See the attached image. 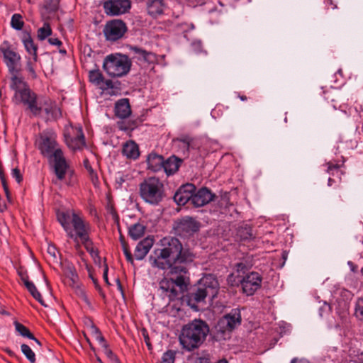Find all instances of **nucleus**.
Here are the masks:
<instances>
[{"mask_svg": "<svg viewBox=\"0 0 363 363\" xmlns=\"http://www.w3.org/2000/svg\"><path fill=\"white\" fill-rule=\"evenodd\" d=\"M123 251L124 252V255L125 256L127 261L130 263H133V259L132 254L128 248V245H123Z\"/></svg>", "mask_w": 363, "mask_h": 363, "instance_id": "nucleus-45", "label": "nucleus"}, {"mask_svg": "<svg viewBox=\"0 0 363 363\" xmlns=\"http://www.w3.org/2000/svg\"><path fill=\"white\" fill-rule=\"evenodd\" d=\"M120 240H121V245H122V247H123V245H128L126 243V242L125 241L124 238L122 235H121V237H120Z\"/></svg>", "mask_w": 363, "mask_h": 363, "instance_id": "nucleus-61", "label": "nucleus"}, {"mask_svg": "<svg viewBox=\"0 0 363 363\" xmlns=\"http://www.w3.org/2000/svg\"><path fill=\"white\" fill-rule=\"evenodd\" d=\"M129 54L133 59L138 61L154 63L157 60V56L155 53L149 52L138 46L128 45Z\"/></svg>", "mask_w": 363, "mask_h": 363, "instance_id": "nucleus-15", "label": "nucleus"}, {"mask_svg": "<svg viewBox=\"0 0 363 363\" xmlns=\"http://www.w3.org/2000/svg\"><path fill=\"white\" fill-rule=\"evenodd\" d=\"M52 34V28L49 23H45L43 27L38 28L37 37L39 40H44Z\"/></svg>", "mask_w": 363, "mask_h": 363, "instance_id": "nucleus-35", "label": "nucleus"}, {"mask_svg": "<svg viewBox=\"0 0 363 363\" xmlns=\"http://www.w3.org/2000/svg\"><path fill=\"white\" fill-rule=\"evenodd\" d=\"M36 62H34L33 58L32 60L28 59L26 62V69L28 71V72L30 73V74L31 75V77L33 78H35L37 77L35 69H34V66Z\"/></svg>", "mask_w": 363, "mask_h": 363, "instance_id": "nucleus-43", "label": "nucleus"}, {"mask_svg": "<svg viewBox=\"0 0 363 363\" xmlns=\"http://www.w3.org/2000/svg\"><path fill=\"white\" fill-rule=\"evenodd\" d=\"M200 223L194 218L185 216L175 222L174 229L180 236L187 237L199 231Z\"/></svg>", "mask_w": 363, "mask_h": 363, "instance_id": "nucleus-11", "label": "nucleus"}, {"mask_svg": "<svg viewBox=\"0 0 363 363\" xmlns=\"http://www.w3.org/2000/svg\"><path fill=\"white\" fill-rule=\"evenodd\" d=\"M48 1L52 2V0H46L45 1V7L47 9H50V11H55L57 9V4L55 3L53 4L52 6H50L48 4Z\"/></svg>", "mask_w": 363, "mask_h": 363, "instance_id": "nucleus-54", "label": "nucleus"}, {"mask_svg": "<svg viewBox=\"0 0 363 363\" xmlns=\"http://www.w3.org/2000/svg\"><path fill=\"white\" fill-rule=\"evenodd\" d=\"M105 13L108 16H118L126 13L130 8V0H108L103 4Z\"/></svg>", "mask_w": 363, "mask_h": 363, "instance_id": "nucleus-13", "label": "nucleus"}, {"mask_svg": "<svg viewBox=\"0 0 363 363\" xmlns=\"http://www.w3.org/2000/svg\"><path fill=\"white\" fill-rule=\"evenodd\" d=\"M11 26L17 30H21L24 26L22 16L18 13L13 14L11 17Z\"/></svg>", "mask_w": 363, "mask_h": 363, "instance_id": "nucleus-36", "label": "nucleus"}, {"mask_svg": "<svg viewBox=\"0 0 363 363\" xmlns=\"http://www.w3.org/2000/svg\"><path fill=\"white\" fill-rule=\"evenodd\" d=\"M218 289L219 284L217 279L211 274L206 275L186 296L187 304L194 310L198 311V304L204 303L206 298L212 301L217 296Z\"/></svg>", "mask_w": 363, "mask_h": 363, "instance_id": "nucleus-4", "label": "nucleus"}, {"mask_svg": "<svg viewBox=\"0 0 363 363\" xmlns=\"http://www.w3.org/2000/svg\"><path fill=\"white\" fill-rule=\"evenodd\" d=\"M0 52L3 55L4 62L10 73L18 72V67L21 65V57L14 51L8 41L3 42L0 45Z\"/></svg>", "mask_w": 363, "mask_h": 363, "instance_id": "nucleus-9", "label": "nucleus"}, {"mask_svg": "<svg viewBox=\"0 0 363 363\" xmlns=\"http://www.w3.org/2000/svg\"><path fill=\"white\" fill-rule=\"evenodd\" d=\"M250 231V230H247V232H246V234L244 235L240 234L241 238L243 239V240L251 238L252 237V234ZM240 233H241V231H240Z\"/></svg>", "mask_w": 363, "mask_h": 363, "instance_id": "nucleus-55", "label": "nucleus"}, {"mask_svg": "<svg viewBox=\"0 0 363 363\" xmlns=\"http://www.w3.org/2000/svg\"><path fill=\"white\" fill-rule=\"evenodd\" d=\"M84 166L85 169L87 170L91 180L95 184L98 182L97 174L95 172V171L91 167L88 159H85L84 160Z\"/></svg>", "mask_w": 363, "mask_h": 363, "instance_id": "nucleus-40", "label": "nucleus"}, {"mask_svg": "<svg viewBox=\"0 0 363 363\" xmlns=\"http://www.w3.org/2000/svg\"><path fill=\"white\" fill-rule=\"evenodd\" d=\"M16 330L23 337H26L29 339H35L34 335L30 332V330L23 325L20 323H15Z\"/></svg>", "mask_w": 363, "mask_h": 363, "instance_id": "nucleus-39", "label": "nucleus"}, {"mask_svg": "<svg viewBox=\"0 0 363 363\" xmlns=\"http://www.w3.org/2000/svg\"><path fill=\"white\" fill-rule=\"evenodd\" d=\"M89 77L91 82L97 85L101 84L104 81V77L99 69L91 70L89 74Z\"/></svg>", "mask_w": 363, "mask_h": 363, "instance_id": "nucleus-37", "label": "nucleus"}, {"mask_svg": "<svg viewBox=\"0 0 363 363\" xmlns=\"http://www.w3.org/2000/svg\"><path fill=\"white\" fill-rule=\"evenodd\" d=\"M43 111L45 113L47 120H57L62 116L60 108L56 103L47 98L44 99Z\"/></svg>", "mask_w": 363, "mask_h": 363, "instance_id": "nucleus-19", "label": "nucleus"}, {"mask_svg": "<svg viewBox=\"0 0 363 363\" xmlns=\"http://www.w3.org/2000/svg\"><path fill=\"white\" fill-rule=\"evenodd\" d=\"M90 330L96 340L99 341V343L105 345L104 337L102 336L99 328L96 325H91Z\"/></svg>", "mask_w": 363, "mask_h": 363, "instance_id": "nucleus-42", "label": "nucleus"}, {"mask_svg": "<svg viewBox=\"0 0 363 363\" xmlns=\"http://www.w3.org/2000/svg\"><path fill=\"white\" fill-rule=\"evenodd\" d=\"M36 94L29 87L14 94L13 101L16 104H23L28 106L34 99Z\"/></svg>", "mask_w": 363, "mask_h": 363, "instance_id": "nucleus-20", "label": "nucleus"}, {"mask_svg": "<svg viewBox=\"0 0 363 363\" xmlns=\"http://www.w3.org/2000/svg\"><path fill=\"white\" fill-rule=\"evenodd\" d=\"M72 130L74 135L66 136V143L73 150H80L85 146V138L82 128V127H76Z\"/></svg>", "mask_w": 363, "mask_h": 363, "instance_id": "nucleus-17", "label": "nucleus"}, {"mask_svg": "<svg viewBox=\"0 0 363 363\" xmlns=\"http://www.w3.org/2000/svg\"><path fill=\"white\" fill-rule=\"evenodd\" d=\"M11 174H12V177L16 180V182L18 183H21L22 182L23 176L21 174V172L18 168L13 169Z\"/></svg>", "mask_w": 363, "mask_h": 363, "instance_id": "nucleus-46", "label": "nucleus"}, {"mask_svg": "<svg viewBox=\"0 0 363 363\" xmlns=\"http://www.w3.org/2000/svg\"><path fill=\"white\" fill-rule=\"evenodd\" d=\"M131 65V61L127 55L111 54L105 57L103 69L111 77H121L129 72Z\"/></svg>", "mask_w": 363, "mask_h": 363, "instance_id": "nucleus-7", "label": "nucleus"}, {"mask_svg": "<svg viewBox=\"0 0 363 363\" xmlns=\"http://www.w3.org/2000/svg\"><path fill=\"white\" fill-rule=\"evenodd\" d=\"M238 97L242 100V101H246L247 100V97L246 96H244V95H238Z\"/></svg>", "mask_w": 363, "mask_h": 363, "instance_id": "nucleus-62", "label": "nucleus"}, {"mask_svg": "<svg viewBox=\"0 0 363 363\" xmlns=\"http://www.w3.org/2000/svg\"><path fill=\"white\" fill-rule=\"evenodd\" d=\"M196 186L192 184L182 185L175 193L174 200L178 205H185L187 202H192L193 194Z\"/></svg>", "mask_w": 363, "mask_h": 363, "instance_id": "nucleus-14", "label": "nucleus"}, {"mask_svg": "<svg viewBox=\"0 0 363 363\" xmlns=\"http://www.w3.org/2000/svg\"><path fill=\"white\" fill-rule=\"evenodd\" d=\"M44 99H38L37 95L35 99L27 106V109L34 116H40L43 113Z\"/></svg>", "mask_w": 363, "mask_h": 363, "instance_id": "nucleus-29", "label": "nucleus"}, {"mask_svg": "<svg viewBox=\"0 0 363 363\" xmlns=\"http://www.w3.org/2000/svg\"><path fill=\"white\" fill-rule=\"evenodd\" d=\"M101 345L104 347L105 354H106L108 357H113V352H111V350H110L108 348L106 343L105 342V345L101 344Z\"/></svg>", "mask_w": 363, "mask_h": 363, "instance_id": "nucleus-53", "label": "nucleus"}, {"mask_svg": "<svg viewBox=\"0 0 363 363\" xmlns=\"http://www.w3.org/2000/svg\"><path fill=\"white\" fill-rule=\"evenodd\" d=\"M215 195L207 188L203 187L194 191L191 204L195 207L203 206L213 200Z\"/></svg>", "mask_w": 363, "mask_h": 363, "instance_id": "nucleus-16", "label": "nucleus"}, {"mask_svg": "<svg viewBox=\"0 0 363 363\" xmlns=\"http://www.w3.org/2000/svg\"><path fill=\"white\" fill-rule=\"evenodd\" d=\"M25 286L35 300H37L42 306H46L40 293L38 291L33 282L29 280H26Z\"/></svg>", "mask_w": 363, "mask_h": 363, "instance_id": "nucleus-32", "label": "nucleus"}, {"mask_svg": "<svg viewBox=\"0 0 363 363\" xmlns=\"http://www.w3.org/2000/svg\"><path fill=\"white\" fill-rule=\"evenodd\" d=\"M47 252H48V255H50V256L54 260L57 259L59 252L54 245H49L48 246Z\"/></svg>", "mask_w": 363, "mask_h": 363, "instance_id": "nucleus-44", "label": "nucleus"}, {"mask_svg": "<svg viewBox=\"0 0 363 363\" xmlns=\"http://www.w3.org/2000/svg\"><path fill=\"white\" fill-rule=\"evenodd\" d=\"M139 194L145 203L158 205L165 196L164 184L157 177H148L140 184Z\"/></svg>", "mask_w": 363, "mask_h": 363, "instance_id": "nucleus-6", "label": "nucleus"}, {"mask_svg": "<svg viewBox=\"0 0 363 363\" xmlns=\"http://www.w3.org/2000/svg\"><path fill=\"white\" fill-rule=\"evenodd\" d=\"M88 243L89 244H87V246H88L89 249L86 248V250L88 252H89V253L91 254V255L92 257H98V251L94 248V247L92 246V242L90 240L89 238V242Z\"/></svg>", "mask_w": 363, "mask_h": 363, "instance_id": "nucleus-48", "label": "nucleus"}, {"mask_svg": "<svg viewBox=\"0 0 363 363\" xmlns=\"http://www.w3.org/2000/svg\"><path fill=\"white\" fill-rule=\"evenodd\" d=\"M122 152L127 158L137 159L140 155L138 145L133 140L125 143L123 146Z\"/></svg>", "mask_w": 363, "mask_h": 363, "instance_id": "nucleus-26", "label": "nucleus"}, {"mask_svg": "<svg viewBox=\"0 0 363 363\" xmlns=\"http://www.w3.org/2000/svg\"><path fill=\"white\" fill-rule=\"evenodd\" d=\"M91 279H92V280H93V281H94V284H95L96 287V288H98L99 289H100V287L99 286V285H98V284H97L96 280V279H94L93 277H91Z\"/></svg>", "mask_w": 363, "mask_h": 363, "instance_id": "nucleus-63", "label": "nucleus"}, {"mask_svg": "<svg viewBox=\"0 0 363 363\" xmlns=\"http://www.w3.org/2000/svg\"><path fill=\"white\" fill-rule=\"evenodd\" d=\"M146 7L148 15L157 18L164 14L167 6L164 0H147Z\"/></svg>", "mask_w": 363, "mask_h": 363, "instance_id": "nucleus-18", "label": "nucleus"}, {"mask_svg": "<svg viewBox=\"0 0 363 363\" xmlns=\"http://www.w3.org/2000/svg\"><path fill=\"white\" fill-rule=\"evenodd\" d=\"M142 335L143 336L145 344H146L147 347H148V350H151L152 349V346L150 343V337H149V335H148V333H147V331L146 329L143 328L142 330Z\"/></svg>", "mask_w": 363, "mask_h": 363, "instance_id": "nucleus-47", "label": "nucleus"}, {"mask_svg": "<svg viewBox=\"0 0 363 363\" xmlns=\"http://www.w3.org/2000/svg\"><path fill=\"white\" fill-rule=\"evenodd\" d=\"M145 230L146 227L143 224L137 223L128 228V235L132 239L137 240L144 235Z\"/></svg>", "mask_w": 363, "mask_h": 363, "instance_id": "nucleus-28", "label": "nucleus"}, {"mask_svg": "<svg viewBox=\"0 0 363 363\" xmlns=\"http://www.w3.org/2000/svg\"><path fill=\"white\" fill-rule=\"evenodd\" d=\"M108 266L106 264H105L104 269L103 277H104V279L106 281V283L107 284H110L108 279Z\"/></svg>", "mask_w": 363, "mask_h": 363, "instance_id": "nucleus-52", "label": "nucleus"}, {"mask_svg": "<svg viewBox=\"0 0 363 363\" xmlns=\"http://www.w3.org/2000/svg\"><path fill=\"white\" fill-rule=\"evenodd\" d=\"M48 43L52 45L60 46L62 45V42L57 38H50L48 39Z\"/></svg>", "mask_w": 363, "mask_h": 363, "instance_id": "nucleus-49", "label": "nucleus"}, {"mask_svg": "<svg viewBox=\"0 0 363 363\" xmlns=\"http://www.w3.org/2000/svg\"><path fill=\"white\" fill-rule=\"evenodd\" d=\"M32 340H34L38 345H39V346L41 345L40 342L38 339H36L35 337V339H32Z\"/></svg>", "mask_w": 363, "mask_h": 363, "instance_id": "nucleus-64", "label": "nucleus"}, {"mask_svg": "<svg viewBox=\"0 0 363 363\" xmlns=\"http://www.w3.org/2000/svg\"><path fill=\"white\" fill-rule=\"evenodd\" d=\"M57 220L60 222L67 236L77 242L80 239L85 248H88L90 225L80 215L73 211L57 213Z\"/></svg>", "mask_w": 363, "mask_h": 363, "instance_id": "nucleus-3", "label": "nucleus"}, {"mask_svg": "<svg viewBox=\"0 0 363 363\" xmlns=\"http://www.w3.org/2000/svg\"><path fill=\"white\" fill-rule=\"evenodd\" d=\"M38 147L40 153L49 160L59 180H62L69 165L57 142V135L52 131H44L40 135Z\"/></svg>", "mask_w": 363, "mask_h": 363, "instance_id": "nucleus-2", "label": "nucleus"}, {"mask_svg": "<svg viewBox=\"0 0 363 363\" xmlns=\"http://www.w3.org/2000/svg\"><path fill=\"white\" fill-rule=\"evenodd\" d=\"M241 323V315L238 309H234L230 313L225 315L217 323L215 330L217 336L225 338L226 333H230Z\"/></svg>", "mask_w": 363, "mask_h": 363, "instance_id": "nucleus-8", "label": "nucleus"}, {"mask_svg": "<svg viewBox=\"0 0 363 363\" xmlns=\"http://www.w3.org/2000/svg\"><path fill=\"white\" fill-rule=\"evenodd\" d=\"M10 86L13 90L15 91V93L21 91L28 87L23 79L21 77L16 76V74H13L11 77Z\"/></svg>", "mask_w": 363, "mask_h": 363, "instance_id": "nucleus-30", "label": "nucleus"}, {"mask_svg": "<svg viewBox=\"0 0 363 363\" xmlns=\"http://www.w3.org/2000/svg\"><path fill=\"white\" fill-rule=\"evenodd\" d=\"M354 314L359 320H363V298L357 300Z\"/></svg>", "mask_w": 363, "mask_h": 363, "instance_id": "nucleus-41", "label": "nucleus"}, {"mask_svg": "<svg viewBox=\"0 0 363 363\" xmlns=\"http://www.w3.org/2000/svg\"><path fill=\"white\" fill-rule=\"evenodd\" d=\"M131 113L130 106L128 99L118 100L115 104V115L120 118H126Z\"/></svg>", "mask_w": 363, "mask_h": 363, "instance_id": "nucleus-24", "label": "nucleus"}, {"mask_svg": "<svg viewBox=\"0 0 363 363\" xmlns=\"http://www.w3.org/2000/svg\"><path fill=\"white\" fill-rule=\"evenodd\" d=\"M21 277V279L22 281H23V283L25 284V281L26 280H28V277L27 276H25L24 274H23L22 273H19Z\"/></svg>", "mask_w": 363, "mask_h": 363, "instance_id": "nucleus-60", "label": "nucleus"}, {"mask_svg": "<svg viewBox=\"0 0 363 363\" xmlns=\"http://www.w3.org/2000/svg\"><path fill=\"white\" fill-rule=\"evenodd\" d=\"M182 162L178 157L172 156L164 161L163 169L167 174H173L179 169Z\"/></svg>", "mask_w": 363, "mask_h": 363, "instance_id": "nucleus-27", "label": "nucleus"}, {"mask_svg": "<svg viewBox=\"0 0 363 363\" xmlns=\"http://www.w3.org/2000/svg\"><path fill=\"white\" fill-rule=\"evenodd\" d=\"M245 268V265L240 262V263H238V271L240 272V271H243Z\"/></svg>", "mask_w": 363, "mask_h": 363, "instance_id": "nucleus-58", "label": "nucleus"}, {"mask_svg": "<svg viewBox=\"0 0 363 363\" xmlns=\"http://www.w3.org/2000/svg\"><path fill=\"white\" fill-rule=\"evenodd\" d=\"M160 288L167 293L169 300L173 301L179 298V291L174 287V279L164 278L160 282Z\"/></svg>", "mask_w": 363, "mask_h": 363, "instance_id": "nucleus-22", "label": "nucleus"}, {"mask_svg": "<svg viewBox=\"0 0 363 363\" xmlns=\"http://www.w3.org/2000/svg\"><path fill=\"white\" fill-rule=\"evenodd\" d=\"M21 352L26 357L30 363H35V354L30 346L26 344L21 345Z\"/></svg>", "mask_w": 363, "mask_h": 363, "instance_id": "nucleus-38", "label": "nucleus"}, {"mask_svg": "<svg viewBox=\"0 0 363 363\" xmlns=\"http://www.w3.org/2000/svg\"><path fill=\"white\" fill-rule=\"evenodd\" d=\"M22 43L26 52L33 57L34 62H38V45L34 43V41L28 32H23L21 38Z\"/></svg>", "mask_w": 363, "mask_h": 363, "instance_id": "nucleus-23", "label": "nucleus"}, {"mask_svg": "<svg viewBox=\"0 0 363 363\" xmlns=\"http://www.w3.org/2000/svg\"><path fill=\"white\" fill-rule=\"evenodd\" d=\"M1 182L4 189V186H8L5 176H1Z\"/></svg>", "mask_w": 363, "mask_h": 363, "instance_id": "nucleus-59", "label": "nucleus"}, {"mask_svg": "<svg viewBox=\"0 0 363 363\" xmlns=\"http://www.w3.org/2000/svg\"><path fill=\"white\" fill-rule=\"evenodd\" d=\"M153 244L154 239L150 237H147L146 238L141 240L137 245L135 248V255L136 259L138 260L143 259L149 252Z\"/></svg>", "mask_w": 363, "mask_h": 363, "instance_id": "nucleus-21", "label": "nucleus"}, {"mask_svg": "<svg viewBox=\"0 0 363 363\" xmlns=\"http://www.w3.org/2000/svg\"><path fill=\"white\" fill-rule=\"evenodd\" d=\"M208 332V326L204 321L195 320L183 327L179 342L184 349L191 351L203 343Z\"/></svg>", "mask_w": 363, "mask_h": 363, "instance_id": "nucleus-5", "label": "nucleus"}, {"mask_svg": "<svg viewBox=\"0 0 363 363\" xmlns=\"http://www.w3.org/2000/svg\"><path fill=\"white\" fill-rule=\"evenodd\" d=\"M65 274L72 282L69 285L74 286L79 279L75 267L72 264H68L65 267Z\"/></svg>", "mask_w": 363, "mask_h": 363, "instance_id": "nucleus-33", "label": "nucleus"}, {"mask_svg": "<svg viewBox=\"0 0 363 363\" xmlns=\"http://www.w3.org/2000/svg\"><path fill=\"white\" fill-rule=\"evenodd\" d=\"M337 168L338 165L328 163V172H330L333 169H337Z\"/></svg>", "mask_w": 363, "mask_h": 363, "instance_id": "nucleus-56", "label": "nucleus"}, {"mask_svg": "<svg viewBox=\"0 0 363 363\" xmlns=\"http://www.w3.org/2000/svg\"><path fill=\"white\" fill-rule=\"evenodd\" d=\"M127 31L125 23L119 19L108 21L104 28V35L108 41H116L121 39Z\"/></svg>", "mask_w": 363, "mask_h": 363, "instance_id": "nucleus-10", "label": "nucleus"}, {"mask_svg": "<svg viewBox=\"0 0 363 363\" xmlns=\"http://www.w3.org/2000/svg\"><path fill=\"white\" fill-rule=\"evenodd\" d=\"M161 248L155 249L149 258L151 265L160 269H169V274L186 273L185 264L194 261L195 255L184 248L179 239L165 237L160 240Z\"/></svg>", "mask_w": 363, "mask_h": 363, "instance_id": "nucleus-1", "label": "nucleus"}, {"mask_svg": "<svg viewBox=\"0 0 363 363\" xmlns=\"http://www.w3.org/2000/svg\"><path fill=\"white\" fill-rule=\"evenodd\" d=\"M184 273L176 274L177 277L174 279V287L179 291V296L182 294L186 289V284L183 276ZM173 275L174 274H171Z\"/></svg>", "mask_w": 363, "mask_h": 363, "instance_id": "nucleus-34", "label": "nucleus"}, {"mask_svg": "<svg viewBox=\"0 0 363 363\" xmlns=\"http://www.w3.org/2000/svg\"><path fill=\"white\" fill-rule=\"evenodd\" d=\"M174 142L182 143V147L186 151H189L191 148L196 147L194 139L188 135H181L180 137L174 139Z\"/></svg>", "mask_w": 363, "mask_h": 363, "instance_id": "nucleus-31", "label": "nucleus"}, {"mask_svg": "<svg viewBox=\"0 0 363 363\" xmlns=\"http://www.w3.org/2000/svg\"><path fill=\"white\" fill-rule=\"evenodd\" d=\"M79 294H80V296H82V298H83V300L88 303L87 296L85 294V292L82 289H79Z\"/></svg>", "mask_w": 363, "mask_h": 363, "instance_id": "nucleus-57", "label": "nucleus"}, {"mask_svg": "<svg viewBox=\"0 0 363 363\" xmlns=\"http://www.w3.org/2000/svg\"><path fill=\"white\" fill-rule=\"evenodd\" d=\"M4 190L5 195H6V199H7L8 202L11 203L12 202V199H11V193H10L9 189V186H4Z\"/></svg>", "mask_w": 363, "mask_h": 363, "instance_id": "nucleus-51", "label": "nucleus"}, {"mask_svg": "<svg viewBox=\"0 0 363 363\" xmlns=\"http://www.w3.org/2000/svg\"><path fill=\"white\" fill-rule=\"evenodd\" d=\"M164 161L162 156L151 153L147 160L148 169L153 172H158L163 169Z\"/></svg>", "mask_w": 363, "mask_h": 363, "instance_id": "nucleus-25", "label": "nucleus"}, {"mask_svg": "<svg viewBox=\"0 0 363 363\" xmlns=\"http://www.w3.org/2000/svg\"><path fill=\"white\" fill-rule=\"evenodd\" d=\"M262 277L257 272H251L240 280L242 291L247 296H251L260 288Z\"/></svg>", "mask_w": 363, "mask_h": 363, "instance_id": "nucleus-12", "label": "nucleus"}, {"mask_svg": "<svg viewBox=\"0 0 363 363\" xmlns=\"http://www.w3.org/2000/svg\"><path fill=\"white\" fill-rule=\"evenodd\" d=\"M118 126L119 129L121 130H128L129 129L133 128V127L131 126L130 125H125L124 122H118Z\"/></svg>", "mask_w": 363, "mask_h": 363, "instance_id": "nucleus-50", "label": "nucleus"}]
</instances>
